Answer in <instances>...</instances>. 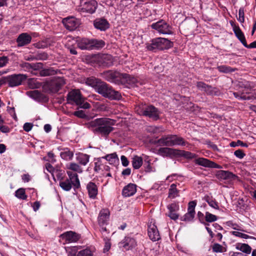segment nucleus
<instances>
[{"mask_svg": "<svg viewBox=\"0 0 256 256\" xmlns=\"http://www.w3.org/2000/svg\"><path fill=\"white\" fill-rule=\"evenodd\" d=\"M7 111L8 114H10L12 118L16 120V114L15 112V108L14 106L13 102H10V101H8V103L7 106Z\"/></svg>", "mask_w": 256, "mask_h": 256, "instance_id": "38", "label": "nucleus"}, {"mask_svg": "<svg viewBox=\"0 0 256 256\" xmlns=\"http://www.w3.org/2000/svg\"><path fill=\"white\" fill-rule=\"evenodd\" d=\"M234 154L236 158L240 159H242L246 156V154L244 153V151L240 149L236 150L234 152Z\"/></svg>", "mask_w": 256, "mask_h": 256, "instance_id": "51", "label": "nucleus"}, {"mask_svg": "<svg viewBox=\"0 0 256 256\" xmlns=\"http://www.w3.org/2000/svg\"><path fill=\"white\" fill-rule=\"evenodd\" d=\"M74 115L80 118H84L86 116L84 112L82 110L74 112Z\"/></svg>", "mask_w": 256, "mask_h": 256, "instance_id": "58", "label": "nucleus"}, {"mask_svg": "<svg viewBox=\"0 0 256 256\" xmlns=\"http://www.w3.org/2000/svg\"><path fill=\"white\" fill-rule=\"evenodd\" d=\"M77 256H92V254L90 250L85 249L79 252Z\"/></svg>", "mask_w": 256, "mask_h": 256, "instance_id": "48", "label": "nucleus"}, {"mask_svg": "<svg viewBox=\"0 0 256 256\" xmlns=\"http://www.w3.org/2000/svg\"><path fill=\"white\" fill-rule=\"evenodd\" d=\"M104 240L105 242V246L104 248V252H108L110 248V244L109 242L108 236H106V237H104Z\"/></svg>", "mask_w": 256, "mask_h": 256, "instance_id": "53", "label": "nucleus"}, {"mask_svg": "<svg viewBox=\"0 0 256 256\" xmlns=\"http://www.w3.org/2000/svg\"><path fill=\"white\" fill-rule=\"evenodd\" d=\"M196 205V202L192 200L188 203V212L183 217V220L191 221L194 218L195 214V207Z\"/></svg>", "mask_w": 256, "mask_h": 256, "instance_id": "15", "label": "nucleus"}, {"mask_svg": "<svg viewBox=\"0 0 256 256\" xmlns=\"http://www.w3.org/2000/svg\"><path fill=\"white\" fill-rule=\"evenodd\" d=\"M216 176L220 180H226L228 181L234 180L237 177L232 172L222 170L218 171Z\"/></svg>", "mask_w": 256, "mask_h": 256, "instance_id": "16", "label": "nucleus"}, {"mask_svg": "<svg viewBox=\"0 0 256 256\" xmlns=\"http://www.w3.org/2000/svg\"><path fill=\"white\" fill-rule=\"evenodd\" d=\"M60 238L67 243L76 242L80 238V235L72 231L66 232L60 235Z\"/></svg>", "mask_w": 256, "mask_h": 256, "instance_id": "13", "label": "nucleus"}, {"mask_svg": "<svg viewBox=\"0 0 256 256\" xmlns=\"http://www.w3.org/2000/svg\"><path fill=\"white\" fill-rule=\"evenodd\" d=\"M97 5L96 0H82L78 10L82 12L92 14L96 11Z\"/></svg>", "mask_w": 256, "mask_h": 256, "instance_id": "10", "label": "nucleus"}, {"mask_svg": "<svg viewBox=\"0 0 256 256\" xmlns=\"http://www.w3.org/2000/svg\"><path fill=\"white\" fill-rule=\"evenodd\" d=\"M114 123V120L112 119L102 118L86 123V126L94 134L107 137L114 130L113 126Z\"/></svg>", "mask_w": 256, "mask_h": 256, "instance_id": "1", "label": "nucleus"}, {"mask_svg": "<svg viewBox=\"0 0 256 256\" xmlns=\"http://www.w3.org/2000/svg\"><path fill=\"white\" fill-rule=\"evenodd\" d=\"M239 85L242 88L240 90L242 95H244L246 96H252V98H250V100L256 98V92H253V90H252L248 82L246 84H240Z\"/></svg>", "mask_w": 256, "mask_h": 256, "instance_id": "17", "label": "nucleus"}, {"mask_svg": "<svg viewBox=\"0 0 256 256\" xmlns=\"http://www.w3.org/2000/svg\"><path fill=\"white\" fill-rule=\"evenodd\" d=\"M26 79V76L22 74H17V86L21 84L22 82Z\"/></svg>", "mask_w": 256, "mask_h": 256, "instance_id": "62", "label": "nucleus"}, {"mask_svg": "<svg viewBox=\"0 0 256 256\" xmlns=\"http://www.w3.org/2000/svg\"><path fill=\"white\" fill-rule=\"evenodd\" d=\"M195 162L196 164L207 168H218L220 167L216 163L203 158H200L196 159Z\"/></svg>", "mask_w": 256, "mask_h": 256, "instance_id": "18", "label": "nucleus"}, {"mask_svg": "<svg viewBox=\"0 0 256 256\" xmlns=\"http://www.w3.org/2000/svg\"><path fill=\"white\" fill-rule=\"evenodd\" d=\"M65 84V80L63 78L58 77L46 82L44 85V88L50 92L56 93Z\"/></svg>", "mask_w": 256, "mask_h": 256, "instance_id": "9", "label": "nucleus"}, {"mask_svg": "<svg viewBox=\"0 0 256 256\" xmlns=\"http://www.w3.org/2000/svg\"><path fill=\"white\" fill-rule=\"evenodd\" d=\"M4 82L7 84L8 86L11 87L16 86V74L4 77Z\"/></svg>", "mask_w": 256, "mask_h": 256, "instance_id": "30", "label": "nucleus"}, {"mask_svg": "<svg viewBox=\"0 0 256 256\" xmlns=\"http://www.w3.org/2000/svg\"><path fill=\"white\" fill-rule=\"evenodd\" d=\"M208 94L210 95H218L219 92L216 88H212L210 86L207 85L204 91Z\"/></svg>", "mask_w": 256, "mask_h": 256, "instance_id": "40", "label": "nucleus"}, {"mask_svg": "<svg viewBox=\"0 0 256 256\" xmlns=\"http://www.w3.org/2000/svg\"><path fill=\"white\" fill-rule=\"evenodd\" d=\"M207 85L208 84H206L202 82H198L196 84V86L200 90L202 91H204L206 87H207Z\"/></svg>", "mask_w": 256, "mask_h": 256, "instance_id": "57", "label": "nucleus"}, {"mask_svg": "<svg viewBox=\"0 0 256 256\" xmlns=\"http://www.w3.org/2000/svg\"><path fill=\"white\" fill-rule=\"evenodd\" d=\"M148 235L151 240L156 241L160 239V235L157 226L152 222L148 226Z\"/></svg>", "mask_w": 256, "mask_h": 256, "instance_id": "14", "label": "nucleus"}, {"mask_svg": "<svg viewBox=\"0 0 256 256\" xmlns=\"http://www.w3.org/2000/svg\"><path fill=\"white\" fill-rule=\"evenodd\" d=\"M90 156L86 154L79 152L76 154V160L78 163L82 166H86L90 161Z\"/></svg>", "mask_w": 256, "mask_h": 256, "instance_id": "24", "label": "nucleus"}, {"mask_svg": "<svg viewBox=\"0 0 256 256\" xmlns=\"http://www.w3.org/2000/svg\"><path fill=\"white\" fill-rule=\"evenodd\" d=\"M94 27L102 31H104L108 28L110 24L104 18H97L94 21Z\"/></svg>", "mask_w": 256, "mask_h": 256, "instance_id": "20", "label": "nucleus"}, {"mask_svg": "<svg viewBox=\"0 0 256 256\" xmlns=\"http://www.w3.org/2000/svg\"><path fill=\"white\" fill-rule=\"evenodd\" d=\"M155 144L162 146H172V134L162 136Z\"/></svg>", "mask_w": 256, "mask_h": 256, "instance_id": "26", "label": "nucleus"}, {"mask_svg": "<svg viewBox=\"0 0 256 256\" xmlns=\"http://www.w3.org/2000/svg\"><path fill=\"white\" fill-rule=\"evenodd\" d=\"M120 244L126 250L136 245V242L134 239L126 237L122 241Z\"/></svg>", "mask_w": 256, "mask_h": 256, "instance_id": "28", "label": "nucleus"}, {"mask_svg": "<svg viewBox=\"0 0 256 256\" xmlns=\"http://www.w3.org/2000/svg\"><path fill=\"white\" fill-rule=\"evenodd\" d=\"M22 179L24 182H28L30 180V176L28 174H24L22 176Z\"/></svg>", "mask_w": 256, "mask_h": 256, "instance_id": "64", "label": "nucleus"}, {"mask_svg": "<svg viewBox=\"0 0 256 256\" xmlns=\"http://www.w3.org/2000/svg\"><path fill=\"white\" fill-rule=\"evenodd\" d=\"M86 188L90 198L93 199L95 198L98 193L96 185L94 182H90L86 186Z\"/></svg>", "mask_w": 256, "mask_h": 256, "instance_id": "25", "label": "nucleus"}, {"mask_svg": "<svg viewBox=\"0 0 256 256\" xmlns=\"http://www.w3.org/2000/svg\"><path fill=\"white\" fill-rule=\"evenodd\" d=\"M178 190L176 188V184H172L170 185L168 190V198H174L179 196Z\"/></svg>", "mask_w": 256, "mask_h": 256, "instance_id": "33", "label": "nucleus"}, {"mask_svg": "<svg viewBox=\"0 0 256 256\" xmlns=\"http://www.w3.org/2000/svg\"><path fill=\"white\" fill-rule=\"evenodd\" d=\"M176 212H168V216L172 220H177L178 218V215Z\"/></svg>", "mask_w": 256, "mask_h": 256, "instance_id": "63", "label": "nucleus"}, {"mask_svg": "<svg viewBox=\"0 0 256 256\" xmlns=\"http://www.w3.org/2000/svg\"><path fill=\"white\" fill-rule=\"evenodd\" d=\"M58 70L52 68H44L40 70V75L42 76H47L54 75L57 74Z\"/></svg>", "mask_w": 256, "mask_h": 256, "instance_id": "31", "label": "nucleus"}, {"mask_svg": "<svg viewBox=\"0 0 256 256\" xmlns=\"http://www.w3.org/2000/svg\"><path fill=\"white\" fill-rule=\"evenodd\" d=\"M32 126L33 124L32 123L26 122L24 124L23 128L26 132H28L32 130Z\"/></svg>", "mask_w": 256, "mask_h": 256, "instance_id": "59", "label": "nucleus"}, {"mask_svg": "<svg viewBox=\"0 0 256 256\" xmlns=\"http://www.w3.org/2000/svg\"><path fill=\"white\" fill-rule=\"evenodd\" d=\"M62 22L66 28L70 31L75 30L78 25V22L74 18H66L63 20Z\"/></svg>", "mask_w": 256, "mask_h": 256, "instance_id": "19", "label": "nucleus"}, {"mask_svg": "<svg viewBox=\"0 0 256 256\" xmlns=\"http://www.w3.org/2000/svg\"><path fill=\"white\" fill-rule=\"evenodd\" d=\"M61 158L66 160H70L74 156V152L68 148H64L60 153Z\"/></svg>", "mask_w": 256, "mask_h": 256, "instance_id": "29", "label": "nucleus"}, {"mask_svg": "<svg viewBox=\"0 0 256 256\" xmlns=\"http://www.w3.org/2000/svg\"><path fill=\"white\" fill-rule=\"evenodd\" d=\"M78 46L82 50L99 49L104 46L105 43L102 40L83 38L77 41Z\"/></svg>", "mask_w": 256, "mask_h": 256, "instance_id": "8", "label": "nucleus"}, {"mask_svg": "<svg viewBox=\"0 0 256 256\" xmlns=\"http://www.w3.org/2000/svg\"><path fill=\"white\" fill-rule=\"evenodd\" d=\"M151 27L162 34H172V26L162 20L152 24Z\"/></svg>", "mask_w": 256, "mask_h": 256, "instance_id": "11", "label": "nucleus"}, {"mask_svg": "<svg viewBox=\"0 0 256 256\" xmlns=\"http://www.w3.org/2000/svg\"><path fill=\"white\" fill-rule=\"evenodd\" d=\"M48 58V54L46 52L38 53L36 54L35 59L36 60H44Z\"/></svg>", "mask_w": 256, "mask_h": 256, "instance_id": "46", "label": "nucleus"}, {"mask_svg": "<svg viewBox=\"0 0 256 256\" xmlns=\"http://www.w3.org/2000/svg\"><path fill=\"white\" fill-rule=\"evenodd\" d=\"M135 110L138 114L148 116L154 120H157L160 118V111L152 105L142 104L136 107Z\"/></svg>", "mask_w": 256, "mask_h": 256, "instance_id": "4", "label": "nucleus"}, {"mask_svg": "<svg viewBox=\"0 0 256 256\" xmlns=\"http://www.w3.org/2000/svg\"><path fill=\"white\" fill-rule=\"evenodd\" d=\"M172 146L175 145L184 146L185 142L182 137L172 134Z\"/></svg>", "mask_w": 256, "mask_h": 256, "instance_id": "32", "label": "nucleus"}, {"mask_svg": "<svg viewBox=\"0 0 256 256\" xmlns=\"http://www.w3.org/2000/svg\"><path fill=\"white\" fill-rule=\"evenodd\" d=\"M204 200L208 203L209 206L212 208L216 210L219 209L218 203L214 199H213L212 197H210L209 196H206L204 198Z\"/></svg>", "mask_w": 256, "mask_h": 256, "instance_id": "37", "label": "nucleus"}, {"mask_svg": "<svg viewBox=\"0 0 256 256\" xmlns=\"http://www.w3.org/2000/svg\"><path fill=\"white\" fill-rule=\"evenodd\" d=\"M103 158H104L106 160L108 161L110 164L114 163L118 160V156L116 153L108 154L104 157H103Z\"/></svg>", "mask_w": 256, "mask_h": 256, "instance_id": "42", "label": "nucleus"}, {"mask_svg": "<svg viewBox=\"0 0 256 256\" xmlns=\"http://www.w3.org/2000/svg\"><path fill=\"white\" fill-rule=\"evenodd\" d=\"M168 212H176L178 210V206L175 203L169 204L168 206Z\"/></svg>", "mask_w": 256, "mask_h": 256, "instance_id": "52", "label": "nucleus"}, {"mask_svg": "<svg viewBox=\"0 0 256 256\" xmlns=\"http://www.w3.org/2000/svg\"><path fill=\"white\" fill-rule=\"evenodd\" d=\"M68 178L60 181V186L61 188L66 191H69L72 188L75 190L80 188V182L78 175L70 171H67Z\"/></svg>", "mask_w": 256, "mask_h": 256, "instance_id": "5", "label": "nucleus"}, {"mask_svg": "<svg viewBox=\"0 0 256 256\" xmlns=\"http://www.w3.org/2000/svg\"><path fill=\"white\" fill-rule=\"evenodd\" d=\"M96 90L98 94L111 100H118L122 98L121 94L118 91L114 90L111 86L103 82L97 83Z\"/></svg>", "mask_w": 256, "mask_h": 256, "instance_id": "3", "label": "nucleus"}, {"mask_svg": "<svg viewBox=\"0 0 256 256\" xmlns=\"http://www.w3.org/2000/svg\"><path fill=\"white\" fill-rule=\"evenodd\" d=\"M180 154L186 158L192 159L195 157L196 154L189 152L186 151H180Z\"/></svg>", "mask_w": 256, "mask_h": 256, "instance_id": "47", "label": "nucleus"}, {"mask_svg": "<svg viewBox=\"0 0 256 256\" xmlns=\"http://www.w3.org/2000/svg\"><path fill=\"white\" fill-rule=\"evenodd\" d=\"M241 90H239L238 92H232V94L234 96V97L240 100H250V98H252V96H246L244 95H242L241 94Z\"/></svg>", "mask_w": 256, "mask_h": 256, "instance_id": "41", "label": "nucleus"}, {"mask_svg": "<svg viewBox=\"0 0 256 256\" xmlns=\"http://www.w3.org/2000/svg\"><path fill=\"white\" fill-rule=\"evenodd\" d=\"M32 40L31 36L26 33L20 34L17 38L18 46H22L28 44Z\"/></svg>", "mask_w": 256, "mask_h": 256, "instance_id": "22", "label": "nucleus"}, {"mask_svg": "<svg viewBox=\"0 0 256 256\" xmlns=\"http://www.w3.org/2000/svg\"><path fill=\"white\" fill-rule=\"evenodd\" d=\"M40 93L36 90L30 92V96L34 98H38L40 97Z\"/></svg>", "mask_w": 256, "mask_h": 256, "instance_id": "61", "label": "nucleus"}, {"mask_svg": "<svg viewBox=\"0 0 256 256\" xmlns=\"http://www.w3.org/2000/svg\"><path fill=\"white\" fill-rule=\"evenodd\" d=\"M232 234L233 235L236 236H238L245 239H246L249 238V236L248 235L237 231H234L232 232Z\"/></svg>", "mask_w": 256, "mask_h": 256, "instance_id": "54", "label": "nucleus"}, {"mask_svg": "<svg viewBox=\"0 0 256 256\" xmlns=\"http://www.w3.org/2000/svg\"><path fill=\"white\" fill-rule=\"evenodd\" d=\"M43 67V64L41 62H37L35 64H31L30 69L34 70H38L42 68Z\"/></svg>", "mask_w": 256, "mask_h": 256, "instance_id": "55", "label": "nucleus"}, {"mask_svg": "<svg viewBox=\"0 0 256 256\" xmlns=\"http://www.w3.org/2000/svg\"><path fill=\"white\" fill-rule=\"evenodd\" d=\"M100 75L105 80L115 84H132L137 82L136 78L134 77L116 71L106 70L100 73Z\"/></svg>", "mask_w": 256, "mask_h": 256, "instance_id": "2", "label": "nucleus"}, {"mask_svg": "<svg viewBox=\"0 0 256 256\" xmlns=\"http://www.w3.org/2000/svg\"><path fill=\"white\" fill-rule=\"evenodd\" d=\"M238 20L240 22L242 23L244 21V8H240L238 10Z\"/></svg>", "mask_w": 256, "mask_h": 256, "instance_id": "49", "label": "nucleus"}, {"mask_svg": "<svg viewBox=\"0 0 256 256\" xmlns=\"http://www.w3.org/2000/svg\"><path fill=\"white\" fill-rule=\"evenodd\" d=\"M100 231L102 234V238H104V237H106V236H108L109 234V232L106 228V226H100Z\"/></svg>", "mask_w": 256, "mask_h": 256, "instance_id": "56", "label": "nucleus"}, {"mask_svg": "<svg viewBox=\"0 0 256 256\" xmlns=\"http://www.w3.org/2000/svg\"><path fill=\"white\" fill-rule=\"evenodd\" d=\"M27 198L24 188H20L17 190V198L25 200H26Z\"/></svg>", "mask_w": 256, "mask_h": 256, "instance_id": "43", "label": "nucleus"}, {"mask_svg": "<svg viewBox=\"0 0 256 256\" xmlns=\"http://www.w3.org/2000/svg\"><path fill=\"white\" fill-rule=\"evenodd\" d=\"M177 150L170 148L164 147L160 148L158 150L157 154L162 156H170L177 154Z\"/></svg>", "mask_w": 256, "mask_h": 256, "instance_id": "21", "label": "nucleus"}, {"mask_svg": "<svg viewBox=\"0 0 256 256\" xmlns=\"http://www.w3.org/2000/svg\"><path fill=\"white\" fill-rule=\"evenodd\" d=\"M110 212L108 209H102L98 214V222L99 226H106L109 221Z\"/></svg>", "mask_w": 256, "mask_h": 256, "instance_id": "12", "label": "nucleus"}, {"mask_svg": "<svg viewBox=\"0 0 256 256\" xmlns=\"http://www.w3.org/2000/svg\"><path fill=\"white\" fill-rule=\"evenodd\" d=\"M234 32L237 38L240 40L242 44L244 46H247V43L245 38V36L238 26H234Z\"/></svg>", "mask_w": 256, "mask_h": 256, "instance_id": "27", "label": "nucleus"}, {"mask_svg": "<svg viewBox=\"0 0 256 256\" xmlns=\"http://www.w3.org/2000/svg\"><path fill=\"white\" fill-rule=\"evenodd\" d=\"M205 220L207 222H212L217 220V217L216 216L207 212H206Z\"/></svg>", "mask_w": 256, "mask_h": 256, "instance_id": "44", "label": "nucleus"}, {"mask_svg": "<svg viewBox=\"0 0 256 256\" xmlns=\"http://www.w3.org/2000/svg\"><path fill=\"white\" fill-rule=\"evenodd\" d=\"M142 158L138 156H135L132 158V165L134 169H138L142 164Z\"/></svg>", "mask_w": 256, "mask_h": 256, "instance_id": "35", "label": "nucleus"}, {"mask_svg": "<svg viewBox=\"0 0 256 256\" xmlns=\"http://www.w3.org/2000/svg\"><path fill=\"white\" fill-rule=\"evenodd\" d=\"M67 168L70 170L80 174L82 173L83 171L82 168L80 166V164L75 162L70 163L68 165H67Z\"/></svg>", "mask_w": 256, "mask_h": 256, "instance_id": "36", "label": "nucleus"}, {"mask_svg": "<svg viewBox=\"0 0 256 256\" xmlns=\"http://www.w3.org/2000/svg\"><path fill=\"white\" fill-rule=\"evenodd\" d=\"M218 70L219 72L224 73H228L232 72H234V70L230 66H218Z\"/></svg>", "mask_w": 256, "mask_h": 256, "instance_id": "45", "label": "nucleus"}, {"mask_svg": "<svg viewBox=\"0 0 256 256\" xmlns=\"http://www.w3.org/2000/svg\"><path fill=\"white\" fill-rule=\"evenodd\" d=\"M173 42L167 38H158L153 39L150 43L146 44L148 50H164L172 47Z\"/></svg>", "mask_w": 256, "mask_h": 256, "instance_id": "7", "label": "nucleus"}, {"mask_svg": "<svg viewBox=\"0 0 256 256\" xmlns=\"http://www.w3.org/2000/svg\"><path fill=\"white\" fill-rule=\"evenodd\" d=\"M66 100L68 104H75L80 108L88 109L90 107L89 103L84 102V98L78 90H73L70 92L67 95Z\"/></svg>", "mask_w": 256, "mask_h": 256, "instance_id": "6", "label": "nucleus"}, {"mask_svg": "<svg viewBox=\"0 0 256 256\" xmlns=\"http://www.w3.org/2000/svg\"><path fill=\"white\" fill-rule=\"evenodd\" d=\"M222 246L218 244H214L212 247V250L214 252H222Z\"/></svg>", "mask_w": 256, "mask_h": 256, "instance_id": "50", "label": "nucleus"}, {"mask_svg": "<svg viewBox=\"0 0 256 256\" xmlns=\"http://www.w3.org/2000/svg\"><path fill=\"white\" fill-rule=\"evenodd\" d=\"M136 192V185L130 184L124 187L122 190V195L124 197L133 196Z\"/></svg>", "mask_w": 256, "mask_h": 256, "instance_id": "23", "label": "nucleus"}, {"mask_svg": "<svg viewBox=\"0 0 256 256\" xmlns=\"http://www.w3.org/2000/svg\"><path fill=\"white\" fill-rule=\"evenodd\" d=\"M102 62L106 66H110L112 64V57L110 54H103L101 56Z\"/></svg>", "mask_w": 256, "mask_h": 256, "instance_id": "39", "label": "nucleus"}, {"mask_svg": "<svg viewBox=\"0 0 256 256\" xmlns=\"http://www.w3.org/2000/svg\"><path fill=\"white\" fill-rule=\"evenodd\" d=\"M20 66L22 68H23L24 70H30L31 64L28 62H22L20 64Z\"/></svg>", "mask_w": 256, "mask_h": 256, "instance_id": "60", "label": "nucleus"}, {"mask_svg": "<svg viewBox=\"0 0 256 256\" xmlns=\"http://www.w3.org/2000/svg\"><path fill=\"white\" fill-rule=\"evenodd\" d=\"M236 248L246 254H250L252 250L250 246L246 244H238L236 246Z\"/></svg>", "mask_w": 256, "mask_h": 256, "instance_id": "34", "label": "nucleus"}]
</instances>
